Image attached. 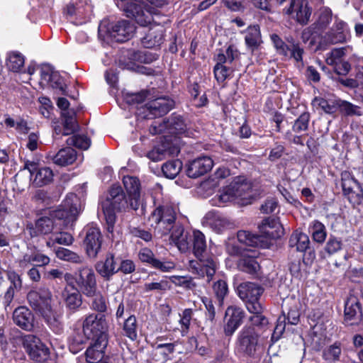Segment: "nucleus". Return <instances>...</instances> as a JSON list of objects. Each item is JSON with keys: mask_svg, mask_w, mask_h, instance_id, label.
<instances>
[{"mask_svg": "<svg viewBox=\"0 0 363 363\" xmlns=\"http://www.w3.org/2000/svg\"><path fill=\"white\" fill-rule=\"evenodd\" d=\"M116 4L123 10L127 17L133 18L136 22L146 26L155 21L152 12L145 8L143 0H115Z\"/></svg>", "mask_w": 363, "mask_h": 363, "instance_id": "423d86ee", "label": "nucleus"}, {"mask_svg": "<svg viewBox=\"0 0 363 363\" xmlns=\"http://www.w3.org/2000/svg\"><path fill=\"white\" fill-rule=\"evenodd\" d=\"M182 167V162L177 160L167 162L163 164L162 169L167 178L174 179L180 172Z\"/></svg>", "mask_w": 363, "mask_h": 363, "instance_id": "49530a36", "label": "nucleus"}, {"mask_svg": "<svg viewBox=\"0 0 363 363\" xmlns=\"http://www.w3.org/2000/svg\"><path fill=\"white\" fill-rule=\"evenodd\" d=\"M103 209L107 223V230L112 233L113 231L114 224L116 222V215L113 210H116V208H114L110 203L108 197L107 198L106 203L103 206ZM117 211L118 210L117 209Z\"/></svg>", "mask_w": 363, "mask_h": 363, "instance_id": "603ef678", "label": "nucleus"}, {"mask_svg": "<svg viewBox=\"0 0 363 363\" xmlns=\"http://www.w3.org/2000/svg\"><path fill=\"white\" fill-rule=\"evenodd\" d=\"M212 290L214 296L218 300V305H223L224 298L228 294V286L227 282L223 279H218L213 282Z\"/></svg>", "mask_w": 363, "mask_h": 363, "instance_id": "37998d69", "label": "nucleus"}, {"mask_svg": "<svg viewBox=\"0 0 363 363\" xmlns=\"http://www.w3.org/2000/svg\"><path fill=\"white\" fill-rule=\"evenodd\" d=\"M13 320L16 325L26 331H32L34 328V315L27 307L16 308L13 313Z\"/></svg>", "mask_w": 363, "mask_h": 363, "instance_id": "412c9836", "label": "nucleus"}, {"mask_svg": "<svg viewBox=\"0 0 363 363\" xmlns=\"http://www.w3.org/2000/svg\"><path fill=\"white\" fill-rule=\"evenodd\" d=\"M238 296L242 299L249 312L260 311L259 298L264 292V289L258 284L245 281L239 284L236 287Z\"/></svg>", "mask_w": 363, "mask_h": 363, "instance_id": "1a4fd4ad", "label": "nucleus"}, {"mask_svg": "<svg viewBox=\"0 0 363 363\" xmlns=\"http://www.w3.org/2000/svg\"><path fill=\"white\" fill-rule=\"evenodd\" d=\"M230 185L233 189L235 199L245 200L251 197V186L244 179L237 178Z\"/></svg>", "mask_w": 363, "mask_h": 363, "instance_id": "2f4dec72", "label": "nucleus"}, {"mask_svg": "<svg viewBox=\"0 0 363 363\" xmlns=\"http://www.w3.org/2000/svg\"><path fill=\"white\" fill-rule=\"evenodd\" d=\"M213 72L216 80L218 82H223L230 75L232 69L223 65H216Z\"/></svg>", "mask_w": 363, "mask_h": 363, "instance_id": "052dcab7", "label": "nucleus"}, {"mask_svg": "<svg viewBox=\"0 0 363 363\" xmlns=\"http://www.w3.org/2000/svg\"><path fill=\"white\" fill-rule=\"evenodd\" d=\"M76 283L79 291L86 296L96 295L97 289L94 272L89 267H83L79 269L76 277Z\"/></svg>", "mask_w": 363, "mask_h": 363, "instance_id": "f3484780", "label": "nucleus"}, {"mask_svg": "<svg viewBox=\"0 0 363 363\" xmlns=\"http://www.w3.org/2000/svg\"><path fill=\"white\" fill-rule=\"evenodd\" d=\"M343 193L353 205L359 204L363 199V191L359 183L347 171L341 174Z\"/></svg>", "mask_w": 363, "mask_h": 363, "instance_id": "dca6fc26", "label": "nucleus"}, {"mask_svg": "<svg viewBox=\"0 0 363 363\" xmlns=\"http://www.w3.org/2000/svg\"><path fill=\"white\" fill-rule=\"evenodd\" d=\"M263 308L262 304L260 305V311L257 312H250L253 314L250 317L249 321L252 325L255 326H264L268 323L267 319L262 315Z\"/></svg>", "mask_w": 363, "mask_h": 363, "instance_id": "e2e57ef3", "label": "nucleus"}, {"mask_svg": "<svg viewBox=\"0 0 363 363\" xmlns=\"http://www.w3.org/2000/svg\"><path fill=\"white\" fill-rule=\"evenodd\" d=\"M206 250V241L205 235L200 230H194L193 231V251L195 256L199 259V262H190L191 272L199 277L208 279L210 281L214 276L217 264L212 258H204V254Z\"/></svg>", "mask_w": 363, "mask_h": 363, "instance_id": "7ed1b4c3", "label": "nucleus"}, {"mask_svg": "<svg viewBox=\"0 0 363 363\" xmlns=\"http://www.w3.org/2000/svg\"><path fill=\"white\" fill-rule=\"evenodd\" d=\"M309 232L311 234L312 239L318 244H323L327 237L326 228L323 223L315 220L309 225Z\"/></svg>", "mask_w": 363, "mask_h": 363, "instance_id": "e433bc0d", "label": "nucleus"}, {"mask_svg": "<svg viewBox=\"0 0 363 363\" xmlns=\"http://www.w3.org/2000/svg\"><path fill=\"white\" fill-rule=\"evenodd\" d=\"M164 31L163 26L159 24L151 27L141 40L143 45L147 48L160 46L164 40Z\"/></svg>", "mask_w": 363, "mask_h": 363, "instance_id": "a878e982", "label": "nucleus"}, {"mask_svg": "<svg viewBox=\"0 0 363 363\" xmlns=\"http://www.w3.org/2000/svg\"><path fill=\"white\" fill-rule=\"evenodd\" d=\"M294 5L291 7V13L296 12V20L301 24L308 23L311 14V9L308 7L306 0H300L296 1L294 0Z\"/></svg>", "mask_w": 363, "mask_h": 363, "instance_id": "7c9ffc66", "label": "nucleus"}, {"mask_svg": "<svg viewBox=\"0 0 363 363\" xmlns=\"http://www.w3.org/2000/svg\"><path fill=\"white\" fill-rule=\"evenodd\" d=\"M167 131L171 134H182L185 132L186 124L180 116H172L166 121Z\"/></svg>", "mask_w": 363, "mask_h": 363, "instance_id": "79ce46f5", "label": "nucleus"}, {"mask_svg": "<svg viewBox=\"0 0 363 363\" xmlns=\"http://www.w3.org/2000/svg\"><path fill=\"white\" fill-rule=\"evenodd\" d=\"M129 233L135 238H139L145 242H149L152 240V235L150 232L140 229L136 227H130L128 228Z\"/></svg>", "mask_w": 363, "mask_h": 363, "instance_id": "774afa93", "label": "nucleus"}, {"mask_svg": "<svg viewBox=\"0 0 363 363\" xmlns=\"http://www.w3.org/2000/svg\"><path fill=\"white\" fill-rule=\"evenodd\" d=\"M271 38L279 54L293 58L296 62L301 63V66L303 65V54L304 51L298 43L291 40L285 43L277 35H272Z\"/></svg>", "mask_w": 363, "mask_h": 363, "instance_id": "4468645a", "label": "nucleus"}, {"mask_svg": "<svg viewBox=\"0 0 363 363\" xmlns=\"http://www.w3.org/2000/svg\"><path fill=\"white\" fill-rule=\"evenodd\" d=\"M170 235L171 240L176 245L179 250L185 252L190 248V235L181 225H173Z\"/></svg>", "mask_w": 363, "mask_h": 363, "instance_id": "393cba45", "label": "nucleus"}, {"mask_svg": "<svg viewBox=\"0 0 363 363\" xmlns=\"http://www.w3.org/2000/svg\"><path fill=\"white\" fill-rule=\"evenodd\" d=\"M138 257L142 262L147 263L150 267H152L156 259L152 251L147 247L140 250Z\"/></svg>", "mask_w": 363, "mask_h": 363, "instance_id": "338daca9", "label": "nucleus"}, {"mask_svg": "<svg viewBox=\"0 0 363 363\" xmlns=\"http://www.w3.org/2000/svg\"><path fill=\"white\" fill-rule=\"evenodd\" d=\"M72 287L74 290L72 292H69L68 289L65 288V303L69 309L76 310L82 305V296L79 292L80 291L74 289V286Z\"/></svg>", "mask_w": 363, "mask_h": 363, "instance_id": "c03bdc74", "label": "nucleus"}, {"mask_svg": "<svg viewBox=\"0 0 363 363\" xmlns=\"http://www.w3.org/2000/svg\"><path fill=\"white\" fill-rule=\"evenodd\" d=\"M310 121V114L308 112H303L300 116L294 121L292 126L294 132L299 133L302 131H306L308 128Z\"/></svg>", "mask_w": 363, "mask_h": 363, "instance_id": "5fc2aeb1", "label": "nucleus"}, {"mask_svg": "<svg viewBox=\"0 0 363 363\" xmlns=\"http://www.w3.org/2000/svg\"><path fill=\"white\" fill-rule=\"evenodd\" d=\"M51 298L50 291L45 288L31 291L28 294V300L33 309L42 315L53 331L60 333L61 323L59 315L52 307Z\"/></svg>", "mask_w": 363, "mask_h": 363, "instance_id": "20e7f679", "label": "nucleus"}, {"mask_svg": "<svg viewBox=\"0 0 363 363\" xmlns=\"http://www.w3.org/2000/svg\"><path fill=\"white\" fill-rule=\"evenodd\" d=\"M245 312L240 308L229 306L225 311V325L224 333L226 335H232L242 322Z\"/></svg>", "mask_w": 363, "mask_h": 363, "instance_id": "6ab92c4d", "label": "nucleus"}, {"mask_svg": "<svg viewBox=\"0 0 363 363\" xmlns=\"http://www.w3.org/2000/svg\"><path fill=\"white\" fill-rule=\"evenodd\" d=\"M333 14L329 8H323L320 10L318 20L315 25L317 33L324 30L332 21Z\"/></svg>", "mask_w": 363, "mask_h": 363, "instance_id": "a18cd8bd", "label": "nucleus"}, {"mask_svg": "<svg viewBox=\"0 0 363 363\" xmlns=\"http://www.w3.org/2000/svg\"><path fill=\"white\" fill-rule=\"evenodd\" d=\"M91 345L86 351V359L89 363H97L101 361L104 355V349L106 347L107 342L104 343L94 341Z\"/></svg>", "mask_w": 363, "mask_h": 363, "instance_id": "c756f323", "label": "nucleus"}, {"mask_svg": "<svg viewBox=\"0 0 363 363\" xmlns=\"http://www.w3.org/2000/svg\"><path fill=\"white\" fill-rule=\"evenodd\" d=\"M151 220L156 224L155 231L162 237L171 232L176 220L175 209L169 204L157 207L152 213Z\"/></svg>", "mask_w": 363, "mask_h": 363, "instance_id": "6e6552de", "label": "nucleus"}, {"mask_svg": "<svg viewBox=\"0 0 363 363\" xmlns=\"http://www.w3.org/2000/svg\"><path fill=\"white\" fill-rule=\"evenodd\" d=\"M342 242L341 238L330 235L323 248V252L328 256H331L342 250Z\"/></svg>", "mask_w": 363, "mask_h": 363, "instance_id": "09e8293b", "label": "nucleus"}, {"mask_svg": "<svg viewBox=\"0 0 363 363\" xmlns=\"http://www.w3.org/2000/svg\"><path fill=\"white\" fill-rule=\"evenodd\" d=\"M259 335L252 326H245L240 331L236 342L237 351L247 356H252L256 352Z\"/></svg>", "mask_w": 363, "mask_h": 363, "instance_id": "f8f14e48", "label": "nucleus"}, {"mask_svg": "<svg viewBox=\"0 0 363 363\" xmlns=\"http://www.w3.org/2000/svg\"><path fill=\"white\" fill-rule=\"evenodd\" d=\"M123 331L124 335L131 340H134L137 338L138 325L135 316L130 315L125 320Z\"/></svg>", "mask_w": 363, "mask_h": 363, "instance_id": "de8ad7c7", "label": "nucleus"}, {"mask_svg": "<svg viewBox=\"0 0 363 363\" xmlns=\"http://www.w3.org/2000/svg\"><path fill=\"white\" fill-rule=\"evenodd\" d=\"M83 245L87 256L95 259L101 249L103 235L99 228L93 223L89 224L83 230Z\"/></svg>", "mask_w": 363, "mask_h": 363, "instance_id": "9b49d317", "label": "nucleus"}, {"mask_svg": "<svg viewBox=\"0 0 363 363\" xmlns=\"http://www.w3.org/2000/svg\"><path fill=\"white\" fill-rule=\"evenodd\" d=\"M174 101L167 97L157 98L148 102L143 108V117L147 119H151L155 117H160L167 113L173 107Z\"/></svg>", "mask_w": 363, "mask_h": 363, "instance_id": "a211bd4d", "label": "nucleus"}, {"mask_svg": "<svg viewBox=\"0 0 363 363\" xmlns=\"http://www.w3.org/2000/svg\"><path fill=\"white\" fill-rule=\"evenodd\" d=\"M48 157L54 164L65 167L73 164L77 160V152L72 147L60 149L55 155H49Z\"/></svg>", "mask_w": 363, "mask_h": 363, "instance_id": "bb28decb", "label": "nucleus"}, {"mask_svg": "<svg viewBox=\"0 0 363 363\" xmlns=\"http://www.w3.org/2000/svg\"><path fill=\"white\" fill-rule=\"evenodd\" d=\"M98 30L100 37L110 38L117 42H124L133 35L135 27L126 20L110 23L108 20L104 19L100 23Z\"/></svg>", "mask_w": 363, "mask_h": 363, "instance_id": "39448f33", "label": "nucleus"}, {"mask_svg": "<svg viewBox=\"0 0 363 363\" xmlns=\"http://www.w3.org/2000/svg\"><path fill=\"white\" fill-rule=\"evenodd\" d=\"M55 254L57 257L60 259L70 262L74 264H81L84 261V257L82 255L64 247H58L56 249Z\"/></svg>", "mask_w": 363, "mask_h": 363, "instance_id": "a19ab883", "label": "nucleus"}, {"mask_svg": "<svg viewBox=\"0 0 363 363\" xmlns=\"http://www.w3.org/2000/svg\"><path fill=\"white\" fill-rule=\"evenodd\" d=\"M313 106L319 107L327 113H335L337 108L336 101L331 104L323 98H315L313 101Z\"/></svg>", "mask_w": 363, "mask_h": 363, "instance_id": "4d7b16f0", "label": "nucleus"}, {"mask_svg": "<svg viewBox=\"0 0 363 363\" xmlns=\"http://www.w3.org/2000/svg\"><path fill=\"white\" fill-rule=\"evenodd\" d=\"M238 267L244 272L252 274L259 270V264L253 256L245 255L239 259Z\"/></svg>", "mask_w": 363, "mask_h": 363, "instance_id": "4c0bfd02", "label": "nucleus"}, {"mask_svg": "<svg viewBox=\"0 0 363 363\" xmlns=\"http://www.w3.org/2000/svg\"><path fill=\"white\" fill-rule=\"evenodd\" d=\"M237 237L240 243L248 246H253L257 243V237L248 231L240 230L238 233Z\"/></svg>", "mask_w": 363, "mask_h": 363, "instance_id": "680f3d73", "label": "nucleus"}, {"mask_svg": "<svg viewBox=\"0 0 363 363\" xmlns=\"http://www.w3.org/2000/svg\"><path fill=\"white\" fill-rule=\"evenodd\" d=\"M310 245L308 236L299 230L294 231L289 239V246L296 247L297 251L305 252Z\"/></svg>", "mask_w": 363, "mask_h": 363, "instance_id": "72a5a7b5", "label": "nucleus"}, {"mask_svg": "<svg viewBox=\"0 0 363 363\" xmlns=\"http://www.w3.org/2000/svg\"><path fill=\"white\" fill-rule=\"evenodd\" d=\"M341 351L342 349L340 344L335 342L324 350L323 357L325 360H338L341 354Z\"/></svg>", "mask_w": 363, "mask_h": 363, "instance_id": "6e6d98bb", "label": "nucleus"}, {"mask_svg": "<svg viewBox=\"0 0 363 363\" xmlns=\"http://www.w3.org/2000/svg\"><path fill=\"white\" fill-rule=\"evenodd\" d=\"M206 224L217 233H220L228 224V221L219 213L208 212L205 218Z\"/></svg>", "mask_w": 363, "mask_h": 363, "instance_id": "f704fd0d", "label": "nucleus"}, {"mask_svg": "<svg viewBox=\"0 0 363 363\" xmlns=\"http://www.w3.org/2000/svg\"><path fill=\"white\" fill-rule=\"evenodd\" d=\"M64 118V135H68L78 130L79 125L76 120V112L73 109H69L66 112H62Z\"/></svg>", "mask_w": 363, "mask_h": 363, "instance_id": "58836bf2", "label": "nucleus"}, {"mask_svg": "<svg viewBox=\"0 0 363 363\" xmlns=\"http://www.w3.org/2000/svg\"><path fill=\"white\" fill-rule=\"evenodd\" d=\"M213 162L209 157H201L192 160L188 165L186 174L189 177L197 178L210 171Z\"/></svg>", "mask_w": 363, "mask_h": 363, "instance_id": "aec40b11", "label": "nucleus"}, {"mask_svg": "<svg viewBox=\"0 0 363 363\" xmlns=\"http://www.w3.org/2000/svg\"><path fill=\"white\" fill-rule=\"evenodd\" d=\"M336 106L340 108V111L347 116H362V111L361 108L348 101L336 100Z\"/></svg>", "mask_w": 363, "mask_h": 363, "instance_id": "8fccbe9b", "label": "nucleus"}, {"mask_svg": "<svg viewBox=\"0 0 363 363\" xmlns=\"http://www.w3.org/2000/svg\"><path fill=\"white\" fill-rule=\"evenodd\" d=\"M347 48H335L328 54L326 62L328 65H333L341 61V58L345 55Z\"/></svg>", "mask_w": 363, "mask_h": 363, "instance_id": "13d9d810", "label": "nucleus"}, {"mask_svg": "<svg viewBox=\"0 0 363 363\" xmlns=\"http://www.w3.org/2000/svg\"><path fill=\"white\" fill-rule=\"evenodd\" d=\"M54 72L53 68L49 65H44L41 67L40 84L42 87L49 84Z\"/></svg>", "mask_w": 363, "mask_h": 363, "instance_id": "bf43d9fd", "label": "nucleus"}, {"mask_svg": "<svg viewBox=\"0 0 363 363\" xmlns=\"http://www.w3.org/2000/svg\"><path fill=\"white\" fill-rule=\"evenodd\" d=\"M67 143L79 149L87 150L91 145V140L84 135H74L67 140Z\"/></svg>", "mask_w": 363, "mask_h": 363, "instance_id": "864d4df0", "label": "nucleus"}, {"mask_svg": "<svg viewBox=\"0 0 363 363\" xmlns=\"http://www.w3.org/2000/svg\"><path fill=\"white\" fill-rule=\"evenodd\" d=\"M23 347L28 357L37 362H45L50 358L49 348L34 335L28 334L22 338Z\"/></svg>", "mask_w": 363, "mask_h": 363, "instance_id": "9d476101", "label": "nucleus"}, {"mask_svg": "<svg viewBox=\"0 0 363 363\" xmlns=\"http://www.w3.org/2000/svg\"><path fill=\"white\" fill-rule=\"evenodd\" d=\"M107 323L104 315L91 313L86 315L82 323V333L93 341L104 343L108 342Z\"/></svg>", "mask_w": 363, "mask_h": 363, "instance_id": "0eeeda50", "label": "nucleus"}, {"mask_svg": "<svg viewBox=\"0 0 363 363\" xmlns=\"http://www.w3.org/2000/svg\"><path fill=\"white\" fill-rule=\"evenodd\" d=\"M123 183L128 199L125 198L120 186H113L109 191L110 203L118 211H126L130 209L138 210L142 204L139 179L133 176H125L123 179Z\"/></svg>", "mask_w": 363, "mask_h": 363, "instance_id": "f03ea898", "label": "nucleus"}, {"mask_svg": "<svg viewBox=\"0 0 363 363\" xmlns=\"http://www.w3.org/2000/svg\"><path fill=\"white\" fill-rule=\"evenodd\" d=\"M23 169L29 172L30 181L34 186H44L50 184L53 180L54 174L50 167H40L38 163L27 160L25 162Z\"/></svg>", "mask_w": 363, "mask_h": 363, "instance_id": "ddd939ff", "label": "nucleus"}, {"mask_svg": "<svg viewBox=\"0 0 363 363\" xmlns=\"http://www.w3.org/2000/svg\"><path fill=\"white\" fill-rule=\"evenodd\" d=\"M81 211V202L78 196L73 193L67 195L62 207L52 211L51 217H41L35 223L36 235L52 234L58 223L62 222L65 228H72Z\"/></svg>", "mask_w": 363, "mask_h": 363, "instance_id": "f257e3e1", "label": "nucleus"}, {"mask_svg": "<svg viewBox=\"0 0 363 363\" xmlns=\"http://www.w3.org/2000/svg\"><path fill=\"white\" fill-rule=\"evenodd\" d=\"M24 57L18 52H11L8 54L6 66L12 72H18L23 67Z\"/></svg>", "mask_w": 363, "mask_h": 363, "instance_id": "ea45409f", "label": "nucleus"}, {"mask_svg": "<svg viewBox=\"0 0 363 363\" xmlns=\"http://www.w3.org/2000/svg\"><path fill=\"white\" fill-rule=\"evenodd\" d=\"M362 317V308L357 298L350 296L345 306V321L348 325H354L357 323Z\"/></svg>", "mask_w": 363, "mask_h": 363, "instance_id": "4be33fe9", "label": "nucleus"}, {"mask_svg": "<svg viewBox=\"0 0 363 363\" xmlns=\"http://www.w3.org/2000/svg\"><path fill=\"white\" fill-rule=\"evenodd\" d=\"M179 152L178 147H167L164 145L154 147L152 150L147 152L146 157L152 162H158L164 160L168 155L177 154Z\"/></svg>", "mask_w": 363, "mask_h": 363, "instance_id": "473e14b6", "label": "nucleus"}, {"mask_svg": "<svg viewBox=\"0 0 363 363\" xmlns=\"http://www.w3.org/2000/svg\"><path fill=\"white\" fill-rule=\"evenodd\" d=\"M217 196L220 203H225L236 200L233 193V189H231L230 185L223 188Z\"/></svg>", "mask_w": 363, "mask_h": 363, "instance_id": "69168bd1", "label": "nucleus"}, {"mask_svg": "<svg viewBox=\"0 0 363 363\" xmlns=\"http://www.w3.org/2000/svg\"><path fill=\"white\" fill-rule=\"evenodd\" d=\"M87 340L90 339L84 333L83 334L79 332L75 333L69 340V350L72 353L78 352L82 349Z\"/></svg>", "mask_w": 363, "mask_h": 363, "instance_id": "3c124183", "label": "nucleus"}, {"mask_svg": "<svg viewBox=\"0 0 363 363\" xmlns=\"http://www.w3.org/2000/svg\"><path fill=\"white\" fill-rule=\"evenodd\" d=\"M348 29L347 24L336 19L331 29L325 33V40L331 44L342 43L347 40Z\"/></svg>", "mask_w": 363, "mask_h": 363, "instance_id": "5701e85b", "label": "nucleus"}, {"mask_svg": "<svg viewBox=\"0 0 363 363\" xmlns=\"http://www.w3.org/2000/svg\"><path fill=\"white\" fill-rule=\"evenodd\" d=\"M96 272L106 280H109L111 277L119 271L114 257L111 254L106 255L105 261H101L96 264Z\"/></svg>", "mask_w": 363, "mask_h": 363, "instance_id": "cd10ccee", "label": "nucleus"}, {"mask_svg": "<svg viewBox=\"0 0 363 363\" xmlns=\"http://www.w3.org/2000/svg\"><path fill=\"white\" fill-rule=\"evenodd\" d=\"M74 238L70 233L62 231V228H57V226L49 237L46 245L48 247H53L55 244L70 245L72 244Z\"/></svg>", "mask_w": 363, "mask_h": 363, "instance_id": "c85d7f7f", "label": "nucleus"}, {"mask_svg": "<svg viewBox=\"0 0 363 363\" xmlns=\"http://www.w3.org/2000/svg\"><path fill=\"white\" fill-rule=\"evenodd\" d=\"M245 43L252 51L262 43L259 27L257 25L249 26L245 32Z\"/></svg>", "mask_w": 363, "mask_h": 363, "instance_id": "c9c22d12", "label": "nucleus"}, {"mask_svg": "<svg viewBox=\"0 0 363 363\" xmlns=\"http://www.w3.org/2000/svg\"><path fill=\"white\" fill-rule=\"evenodd\" d=\"M154 58L147 51L128 50L121 52L118 58V66L124 69L135 70L137 67L136 62L148 64Z\"/></svg>", "mask_w": 363, "mask_h": 363, "instance_id": "2eb2a0df", "label": "nucleus"}, {"mask_svg": "<svg viewBox=\"0 0 363 363\" xmlns=\"http://www.w3.org/2000/svg\"><path fill=\"white\" fill-rule=\"evenodd\" d=\"M94 299L91 303V307L94 310L99 312H105L107 308L106 298L97 291L96 295L94 296Z\"/></svg>", "mask_w": 363, "mask_h": 363, "instance_id": "0e129e2a", "label": "nucleus"}, {"mask_svg": "<svg viewBox=\"0 0 363 363\" xmlns=\"http://www.w3.org/2000/svg\"><path fill=\"white\" fill-rule=\"evenodd\" d=\"M259 228L264 236L270 239H277L283 233L281 224L278 219L274 218H267L263 220L259 225Z\"/></svg>", "mask_w": 363, "mask_h": 363, "instance_id": "b1692460", "label": "nucleus"}]
</instances>
